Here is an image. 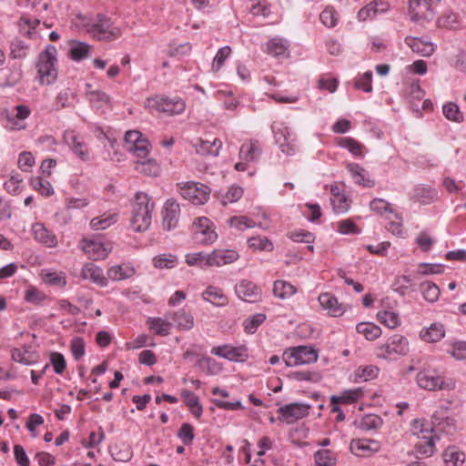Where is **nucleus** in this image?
<instances>
[{
    "mask_svg": "<svg viewBox=\"0 0 466 466\" xmlns=\"http://www.w3.org/2000/svg\"><path fill=\"white\" fill-rule=\"evenodd\" d=\"M154 208L155 203L147 194L144 192L136 194L132 204V218L130 219L131 227L135 231L142 232L149 228Z\"/></svg>",
    "mask_w": 466,
    "mask_h": 466,
    "instance_id": "nucleus-1",
    "label": "nucleus"
},
{
    "mask_svg": "<svg viewBox=\"0 0 466 466\" xmlns=\"http://www.w3.org/2000/svg\"><path fill=\"white\" fill-rule=\"evenodd\" d=\"M56 48L52 45H48L45 51L38 56L36 67L39 81L42 85H50L57 77V69L56 67Z\"/></svg>",
    "mask_w": 466,
    "mask_h": 466,
    "instance_id": "nucleus-2",
    "label": "nucleus"
},
{
    "mask_svg": "<svg viewBox=\"0 0 466 466\" xmlns=\"http://www.w3.org/2000/svg\"><path fill=\"white\" fill-rule=\"evenodd\" d=\"M86 26L88 33L99 41H112L121 35V30L113 26L110 18L100 14L96 15L92 24L86 25Z\"/></svg>",
    "mask_w": 466,
    "mask_h": 466,
    "instance_id": "nucleus-3",
    "label": "nucleus"
},
{
    "mask_svg": "<svg viewBox=\"0 0 466 466\" xmlns=\"http://www.w3.org/2000/svg\"><path fill=\"white\" fill-rule=\"evenodd\" d=\"M408 352V339L400 334H394L385 344L377 349V356L387 360H394L398 356L406 355Z\"/></svg>",
    "mask_w": 466,
    "mask_h": 466,
    "instance_id": "nucleus-4",
    "label": "nucleus"
},
{
    "mask_svg": "<svg viewBox=\"0 0 466 466\" xmlns=\"http://www.w3.org/2000/svg\"><path fill=\"white\" fill-rule=\"evenodd\" d=\"M416 380L420 388L428 390H452L455 387V382L451 379L446 380L431 370L419 372Z\"/></svg>",
    "mask_w": 466,
    "mask_h": 466,
    "instance_id": "nucleus-5",
    "label": "nucleus"
},
{
    "mask_svg": "<svg viewBox=\"0 0 466 466\" xmlns=\"http://www.w3.org/2000/svg\"><path fill=\"white\" fill-rule=\"evenodd\" d=\"M317 360V350L307 346L293 348L289 352L286 351L284 353V361L289 367L313 363Z\"/></svg>",
    "mask_w": 466,
    "mask_h": 466,
    "instance_id": "nucleus-6",
    "label": "nucleus"
},
{
    "mask_svg": "<svg viewBox=\"0 0 466 466\" xmlns=\"http://www.w3.org/2000/svg\"><path fill=\"white\" fill-rule=\"evenodd\" d=\"M180 194L193 204L202 205L209 198L210 189L205 184L190 181L180 187Z\"/></svg>",
    "mask_w": 466,
    "mask_h": 466,
    "instance_id": "nucleus-7",
    "label": "nucleus"
},
{
    "mask_svg": "<svg viewBox=\"0 0 466 466\" xmlns=\"http://www.w3.org/2000/svg\"><path fill=\"white\" fill-rule=\"evenodd\" d=\"M310 405L293 402L281 406L278 410V419L287 424H293L299 420L307 417L309 413Z\"/></svg>",
    "mask_w": 466,
    "mask_h": 466,
    "instance_id": "nucleus-8",
    "label": "nucleus"
},
{
    "mask_svg": "<svg viewBox=\"0 0 466 466\" xmlns=\"http://www.w3.org/2000/svg\"><path fill=\"white\" fill-rule=\"evenodd\" d=\"M149 106L155 107L160 112L167 113L168 115H178L184 112L186 104L179 97H163L157 96L152 99H148Z\"/></svg>",
    "mask_w": 466,
    "mask_h": 466,
    "instance_id": "nucleus-9",
    "label": "nucleus"
},
{
    "mask_svg": "<svg viewBox=\"0 0 466 466\" xmlns=\"http://www.w3.org/2000/svg\"><path fill=\"white\" fill-rule=\"evenodd\" d=\"M212 226V222L208 218H198L193 223L195 238L205 244L213 243L218 236Z\"/></svg>",
    "mask_w": 466,
    "mask_h": 466,
    "instance_id": "nucleus-10",
    "label": "nucleus"
},
{
    "mask_svg": "<svg viewBox=\"0 0 466 466\" xmlns=\"http://www.w3.org/2000/svg\"><path fill=\"white\" fill-rule=\"evenodd\" d=\"M180 206L177 200L170 198L166 201L162 209V225L167 230H172L178 225Z\"/></svg>",
    "mask_w": 466,
    "mask_h": 466,
    "instance_id": "nucleus-11",
    "label": "nucleus"
},
{
    "mask_svg": "<svg viewBox=\"0 0 466 466\" xmlns=\"http://www.w3.org/2000/svg\"><path fill=\"white\" fill-rule=\"evenodd\" d=\"M409 15L414 22L420 20L430 21L433 18L434 13L428 0H410Z\"/></svg>",
    "mask_w": 466,
    "mask_h": 466,
    "instance_id": "nucleus-12",
    "label": "nucleus"
},
{
    "mask_svg": "<svg viewBox=\"0 0 466 466\" xmlns=\"http://www.w3.org/2000/svg\"><path fill=\"white\" fill-rule=\"evenodd\" d=\"M211 353L231 361H244L248 358V350L245 346H218L211 350Z\"/></svg>",
    "mask_w": 466,
    "mask_h": 466,
    "instance_id": "nucleus-13",
    "label": "nucleus"
},
{
    "mask_svg": "<svg viewBox=\"0 0 466 466\" xmlns=\"http://www.w3.org/2000/svg\"><path fill=\"white\" fill-rule=\"evenodd\" d=\"M350 449L356 456L366 457L379 451L380 443L371 439H356L350 441Z\"/></svg>",
    "mask_w": 466,
    "mask_h": 466,
    "instance_id": "nucleus-14",
    "label": "nucleus"
},
{
    "mask_svg": "<svg viewBox=\"0 0 466 466\" xmlns=\"http://www.w3.org/2000/svg\"><path fill=\"white\" fill-rule=\"evenodd\" d=\"M239 255L237 251L231 249H216L212 253L207 255V266H224L236 261Z\"/></svg>",
    "mask_w": 466,
    "mask_h": 466,
    "instance_id": "nucleus-15",
    "label": "nucleus"
},
{
    "mask_svg": "<svg viewBox=\"0 0 466 466\" xmlns=\"http://www.w3.org/2000/svg\"><path fill=\"white\" fill-rule=\"evenodd\" d=\"M236 293L239 299L247 302H256L261 296L260 289L252 281L243 279L236 286Z\"/></svg>",
    "mask_w": 466,
    "mask_h": 466,
    "instance_id": "nucleus-16",
    "label": "nucleus"
},
{
    "mask_svg": "<svg viewBox=\"0 0 466 466\" xmlns=\"http://www.w3.org/2000/svg\"><path fill=\"white\" fill-rule=\"evenodd\" d=\"M30 109L24 105L16 106L12 112H6L7 124L6 127L12 130H20L25 128V125L21 122L28 117Z\"/></svg>",
    "mask_w": 466,
    "mask_h": 466,
    "instance_id": "nucleus-17",
    "label": "nucleus"
},
{
    "mask_svg": "<svg viewBox=\"0 0 466 466\" xmlns=\"http://www.w3.org/2000/svg\"><path fill=\"white\" fill-rule=\"evenodd\" d=\"M414 53L422 56H430L434 53V45L424 38L407 36L404 40Z\"/></svg>",
    "mask_w": 466,
    "mask_h": 466,
    "instance_id": "nucleus-18",
    "label": "nucleus"
},
{
    "mask_svg": "<svg viewBox=\"0 0 466 466\" xmlns=\"http://www.w3.org/2000/svg\"><path fill=\"white\" fill-rule=\"evenodd\" d=\"M439 439L432 432L418 436V441L415 444L416 452L421 457H431L435 452V441Z\"/></svg>",
    "mask_w": 466,
    "mask_h": 466,
    "instance_id": "nucleus-19",
    "label": "nucleus"
},
{
    "mask_svg": "<svg viewBox=\"0 0 466 466\" xmlns=\"http://www.w3.org/2000/svg\"><path fill=\"white\" fill-rule=\"evenodd\" d=\"M192 146L198 155L217 157L222 147V142L218 138L213 141L198 138Z\"/></svg>",
    "mask_w": 466,
    "mask_h": 466,
    "instance_id": "nucleus-20",
    "label": "nucleus"
},
{
    "mask_svg": "<svg viewBox=\"0 0 466 466\" xmlns=\"http://www.w3.org/2000/svg\"><path fill=\"white\" fill-rule=\"evenodd\" d=\"M81 248L92 259H104L108 255V250L103 243L83 239L81 241Z\"/></svg>",
    "mask_w": 466,
    "mask_h": 466,
    "instance_id": "nucleus-21",
    "label": "nucleus"
},
{
    "mask_svg": "<svg viewBox=\"0 0 466 466\" xmlns=\"http://www.w3.org/2000/svg\"><path fill=\"white\" fill-rule=\"evenodd\" d=\"M81 276L85 279H89L100 287L107 285V279L104 276L103 269L96 264L86 263L81 271Z\"/></svg>",
    "mask_w": 466,
    "mask_h": 466,
    "instance_id": "nucleus-22",
    "label": "nucleus"
},
{
    "mask_svg": "<svg viewBox=\"0 0 466 466\" xmlns=\"http://www.w3.org/2000/svg\"><path fill=\"white\" fill-rule=\"evenodd\" d=\"M65 142L72 148L74 153L77 155L82 160L88 159V152L86 145L84 141L77 137L74 131H67L64 135Z\"/></svg>",
    "mask_w": 466,
    "mask_h": 466,
    "instance_id": "nucleus-23",
    "label": "nucleus"
},
{
    "mask_svg": "<svg viewBox=\"0 0 466 466\" xmlns=\"http://www.w3.org/2000/svg\"><path fill=\"white\" fill-rule=\"evenodd\" d=\"M319 302L333 317H339L344 312L343 305L339 303L337 298L329 293L320 294Z\"/></svg>",
    "mask_w": 466,
    "mask_h": 466,
    "instance_id": "nucleus-24",
    "label": "nucleus"
},
{
    "mask_svg": "<svg viewBox=\"0 0 466 466\" xmlns=\"http://www.w3.org/2000/svg\"><path fill=\"white\" fill-rule=\"evenodd\" d=\"M262 152L258 141L249 140L242 144L239 149V158L246 161H255L258 159Z\"/></svg>",
    "mask_w": 466,
    "mask_h": 466,
    "instance_id": "nucleus-25",
    "label": "nucleus"
},
{
    "mask_svg": "<svg viewBox=\"0 0 466 466\" xmlns=\"http://www.w3.org/2000/svg\"><path fill=\"white\" fill-rule=\"evenodd\" d=\"M276 142L279 145L282 153L292 156L297 150V146L289 137V130L284 127L275 133Z\"/></svg>",
    "mask_w": 466,
    "mask_h": 466,
    "instance_id": "nucleus-26",
    "label": "nucleus"
},
{
    "mask_svg": "<svg viewBox=\"0 0 466 466\" xmlns=\"http://www.w3.org/2000/svg\"><path fill=\"white\" fill-rule=\"evenodd\" d=\"M202 298L217 307H225L228 303V299L222 289L214 286H208L202 293Z\"/></svg>",
    "mask_w": 466,
    "mask_h": 466,
    "instance_id": "nucleus-27",
    "label": "nucleus"
},
{
    "mask_svg": "<svg viewBox=\"0 0 466 466\" xmlns=\"http://www.w3.org/2000/svg\"><path fill=\"white\" fill-rule=\"evenodd\" d=\"M33 233L35 238L38 242L46 245L48 248L56 247L57 244L56 236L48 231L42 224H35L33 226Z\"/></svg>",
    "mask_w": 466,
    "mask_h": 466,
    "instance_id": "nucleus-28",
    "label": "nucleus"
},
{
    "mask_svg": "<svg viewBox=\"0 0 466 466\" xmlns=\"http://www.w3.org/2000/svg\"><path fill=\"white\" fill-rule=\"evenodd\" d=\"M135 169L138 173L148 177H157L160 173V167L153 158L136 161Z\"/></svg>",
    "mask_w": 466,
    "mask_h": 466,
    "instance_id": "nucleus-29",
    "label": "nucleus"
},
{
    "mask_svg": "<svg viewBox=\"0 0 466 466\" xmlns=\"http://www.w3.org/2000/svg\"><path fill=\"white\" fill-rule=\"evenodd\" d=\"M181 396L188 407L190 412L197 418H200L203 412V408L199 402L198 397L192 391L185 390L181 392Z\"/></svg>",
    "mask_w": 466,
    "mask_h": 466,
    "instance_id": "nucleus-30",
    "label": "nucleus"
},
{
    "mask_svg": "<svg viewBox=\"0 0 466 466\" xmlns=\"http://www.w3.org/2000/svg\"><path fill=\"white\" fill-rule=\"evenodd\" d=\"M135 274V268L128 265H116L107 270V277L115 281L131 278Z\"/></svg>",
    "mask_w": 466,
    "mask_h": 466,
    "instance_id": "nucleus-31",
    "label": "nucleus"
},
{
    "mask_svg": "<svg viewBox=\"0 0 466 466\" xmlns=\"http://www.w3.org/2000/svg\"><path fill=\"white\" fill-rule=\"evenodd\" d=\"M168 318L173 320L177 327L180 329L188 330L192 329L194 325V318L188 312L184 309H180L172 314H168Z\"/></svg>",
    "mask_w": 466,
    "mask_h": 466,
    "instance_id": "nucleus-32",
    "label": "nucleus"
},
{
    "mask_svg": "<svg viewBox=\"0 0 466 466\" xmlns=\"http://www.w3.org/2000/svg\"><path fill=\"white\" fill-rule=\"evenodd\" d=\"M445 331L441 324L433 323L430 328L422 329L420 338L426 342H437L444 337Z\"/></svg>",
    "mask_w": 466,
    "mask_h": 466,
    "instance_id": "nucleus-33",
    "label": "nucleus"
},
{
    "mask_svg": "<svg viewBox=\"0 0 466 466\" xmlns=\"http://www.w3.org/2000/svg\"><path fill=\"white\" fill-rule=\"evenodd\" d=\"M411 198L423 205H427L434 201L437 198V192L435 189L431 187L417 186L413 189Z\"/></svg>",
    "mask_w": 466,
    "mask_h": 466,
    "instance_id": "nucleus-34",
    "label": "nucleus"
},
{
    "mask_svg": "<svg viewBox=\"0 0 466 466\" xmlns=\"http://www.w3.org/2000/svg\"><path fill=\"white\" fill-rule=\"evenodd\" d=\"M148 329L158 336H167L171 328V323L161 318H149L147 320Z\"/></svg>",
    "mask_w": 466,
    "mask_h": 466,
    "instance_id": "nucleus-35",
    "label": "nucleus"
},
{
    "mask_svg": "<svg viewBox=\"0 0 466 466\" xmlns=\"http://www.w3.org/2000/svg\"><path fill=\"white\" fill-rule=\"evenodd\" d=\"M348 168L357 184L367 187L374 186V182L366 177V170L358 164H349Z\"/></svg>",
    "mask_w": 466,
    "mask_h": 466,
    "instance_id": "nucleus-36",
    "label": "nucleus"
},
{
    "mask_svg": "<svg viewBox=\"0 0 466 466\" xmlns=\"http://www.w3.org/2000/svg\"><path fill=\"white\" fill-rule=\"evenodd\" d=\"M296 288L285 280H276L273 285V293L276 297L286 299L296 293Z\"/></svg>",
    "mask_w": 466,
    "mask_h": 466,
    "instance_id": "nucleus-37",
    "label": "nucleus"
},
{
    "mask_svg": "<svg viewBox=\"0 0 466 466\" xmlns=\"http://www.w3.org/2000/svg\"><path fill=\"white\" fill-rule=\"evenodd\" d=\"M91 106L96 110L102 109L110 102L109 96L103 91L96 90L86 93Z\"/></svg>",
    "mask_w": 466,
    "mask_h": 466,
    "instance_id": "nucleus-38",
    "label": "nucleus"
},
{
    "mask_svg": "<svg viewBox=\"0 0 466 466\" xmlns=\"http://www.w3.org/2000/svg\"><path fill=\"white\" fill-rule=\"evenodd\" d=\"M356 329L360 334H362L368 340L376 339L381 334L380 328L370 322L359 323L356 327Z\"/></svg>",
    "mask_w": 466,
    "mask_h": 466,
    "instance_id": "nucleus-39",
    "label": "nucleus"
},
{
    "mask_svg": "<svg viewBox=\"0 0 466 466\" xmlns=\"http://www.w3.org/2000/svg\"><path fill=\"white\" fill-rule=\"evenodd\" d=\"M420 289L423 298L431 303L437 301L441 294L439 287L431 281L420 283Z\"/></svg>",
    "mask_w": 466,
    "mask_h": 466,
    "instance_id": "nucleus-40",
    "label": "nucleus"
},
{
    "mask_svg": "<svg viewBox=\"0 0 466 466\" xmlns=\"http://www.w3.org/2000/svg\"><path fill=\"white\" fill-rule=\"evenodd\" d=\"M443 460L447 466H461L464 463L465 454L450 447L444 451Z\"/></svg>",
    "mask_w": 466,
    "mask_h": 466,
    "instance_id": "nucleus-41",
    "label": "nucleus"
},
{
    "mask_svg": "<svg viewBox=\"0 0 466 466\" xmlns=\"http://www.w3.org/2000/svg\"><path fill=\"white\" fill-rule=\"evenodd\" d=\"M89 46L79 41H72L70 43L71 58L76 61L82 60L88 56Z\"/></svg>",
    "mask_w": 466,
    "mask_h": 466,
    "instance_id": "nucleus-42",
    "label": "nucleus"
},
{
    "mask_svg": "<svg viewBox=\"0 0 466 466\" xmlns=\"http://www.w3.org/2000/svg\"><path fill=\"white\" fill-rule=\"evenodd\" d=\"M378 320L390 329H394L400 324L399 315L392 311L383 310L377 313Z\"/></svg>",
    "mask_w": 466,
    "mask_h": 466,
    "instance_id": "nucleus-43",
    "label": "nucleus"
},
{
    "mask_svg": "<svg viewBox=\"0 0 466 466\" xmlns=\"http://www.w3.org/2000/svg\"><path fill=\"white\" fill-rule=\"evenodd\" d=\"M442 111L445 117L449 120L461 123L464 119L463 114L461 112L459 106L452 102L445 104L442 107Z\"/></svg>",
    "mask_w": 466,
    "mask_h": 466,
    "instance_id": "nucleus-44",
    "label": "nucleus"
},
{
    "mask_svg": "<svg viewBox=\"0 0 466 466\" xmlns=\"http://www.w3.org/2000/svg\"><path fill=\"white\" fill-rule=\"evenodd\" d=\"M319 19L321 23L327 27H334L336 26L339 15L337 11L332 6H327L319 15Z\"/></svg>",
    "mask_w": 466,
    "mask_h": 466,
    "instance_id": "nucleus-45",
    "label": "nucleus"
},
{
    "mask_svg": "<svg viewBox=\"0 0 466 466\" xmlns=\"http://www.w3.org/2000/svg\"><path fill=\"white\" fill-rule=\"evenodd\" d=\"M28 46L20 39H14L10 44V57L13 59H22L26 56Z\"/></svg>",
    "mask_w": 466,
    "mask_h": 466,
    "instance_id": "nucleus-46",
    "label": "nucleus"
},
{
    "mask_svg": "<svg viewBox=\"0 0 466 466\" xmlns=\"http://www.w3.org/2000/svg\"><path fill=\"white\" fill-rule=\"evenodd\" d=\"M289 377L298 381L308 380L311 382H319L321 380L319 372L309 370L293 371L289 374Z\"/></svg>",
    "mask_w": 466,
    "mask_h": 466,
    "instance_id": "nucleus-47",
    "label": "nucleus"
},
{
    "mask_svg": "<svg viewBox=\"0 0 466 466\" xmlns=\"http://www.w3.org/2000/svg\"><path fill=\"white\" fill-rule=\"evenodd\" d=\"M266 320V315L262 313L255 314L248 319H247L243 325L246 332L249 334H253L256 332L257 329L259 325H261Z\"/></svg>",
    "mask_w": 466,
    "mask_h": 466,
    "instance_id": "nucleus-48",
    "label": "nucleus"
},
{
    "mask_svg": "<svg viewBox=\"0 0 466 466\" xmlns=\"http://www.w3.org/2000/svg\"><path fill=\"white\" fill-rule=\"evenodd\" d=\"M153 262L157 268H173L177 265V258L171 254H162L155 257Z\"/></svg>",
    "mask_w": 466,
    "mask_h": 466,
    "instance_id": "nucleus-49",
    "label": "nucleus"
},
{
    "mask_svg": "<svg viewBox=\"0 0 466 466\" xmlns=\"http://www.w3.org/2000/svg\"><path fill=\"white\" fill-rule=\"evenodd\" d=\"M230 227L236 228L238 230H244L246 228H254L255 222L245 216H235L228 219Z\"/></svg>",
    "mask_w": 466,
    "mask_h": 466,
    "instance_id": "nucleus-50",
    "label": "nucleus"
},
{
    "mask_svg": "<svg viewBox=\"0 0 466 466\" xmlns=\"http://www.w3.org/2000/svg\"><path fill=\"white\" fill-rule=\"evenodd\" d=\"M177 437L185 445L192 444L195 439L194 429L189 423H183L177 431Z\"/></svg>",
    "mask_w": 466,
    "mask_h": 466,
    "instance_id": "nucleus-51",
    "label": "nucleus"
},
{
    "mask_svg": "<svg viewBox=\"0 0 466 466\" xmlns=\"http://www.w3.org/2000/svg\"><path fill=\"white\" fill-rule=\"evenodd\" d=\"M316 466H333L336 459L329 450H319L315 453Z\"/></svg>",
    "mask_w": 466,
    "mask_h": 466,
    "instance_id": "nucleus-52",
    "label": "nucleus"
},
{
    "mask_svg": "<svg viewBox=\"0 0 466 466\" xmlns=\"http://www.w3.org/2000/svg\"><path fill=\"white\" fill-rule=\"evenodd\" d=\"M31 184L43 196L48 197L54 193L51 183L39 177L33 178Z\"/></svg>",
    "mask_w": 466,
    "mask_h": 466,
    "instance_id": "nucleus-53",
    "label": "nucleus"
},
{
    "mask_svg": "<svg viewBox=\"0 0 466 466\" xmlns=\"http://www.w3.org/2000/svg\"><path fill=\"white\" fill-rule=\"evenodd\" d=\"M287 50V46L281 38H272L267 45L268 54L279 56L283 55Z\"/></svg>",
    "mask_w": 466,
    "mask_h": 466,
    "instance_id": "nucleus-54",
    "label": "nucleus"
},
{
    "mask_svg": "<svg viewBox=\"0 0 466 466\" xmlns=\"http://www.w3.org/2000/svg\"><path fill=\"white\" fill-rule=\"evenodd\" d=\"M231 54V48L228 46H223L218 49L213 64H212V69L213 71L217 72L218 71L222 66L224 65L226 59Z\"/></svg>",
    "mask_w": 466,
    "mask_h": 466,
    "instance_id": "nucleus-55",
    "label": "nucleus"
},
{
    "mask_svg": "<svg viewBox=\"0 0 466 466\" xmlns=\"http://www.w3.org/2000/svg\"><path fill=\"white\" fill-rule=\"evenodd\" d=\"M360 390H346L340 397L332 396L331 402L332 404L343 402V403H351L355 402L360 396Z\"/></svg>",
    "mask_w": 466,
    "mask_h": 466,
    "instance_id": "nucleus-56",
    "label": "nucleus"
},
{
    "mask_svg": "<svg viewBox=\"0 0 466 466\" xmlns=\"http://www.w3.org/2000/svg\"><path fill=\"white\" fill-rule=\"evenodd\" d=\"M150 144L146 137L140 139L137 144L132 146L127 151L133 153L137 157L145 158L149 153Z\"/></svg>",
    "mask_w": 466,
    "mask_h": 466,
    "instance_id": "nucleus-57",
    "label": "nucleus"
},
{
    "mask_svg": "<svg viewBox=\"0 0 466 466\" xmlns=\"http://www.w3.org/2000/svg\"><path fill=\"white\" fill-rule=\"evenodd\" d=\"M382 420L380 416L375 414H369L363 417L360 422V428L362 430H375L381 426Z\"/></svg>",
    "mask_w": 466,
    "mask_h": 466,
    "instance_id": "nucleus-58",
    "label": "nucleus"
},
{
    "mask_svg": "<svg viewBox=\"0 0 466 466\" xmlns=\"http://www.w3.org/2000/svg\"><path fill=\"white\" fill-rule=\"evenodd\" d=\"M248 242L249 247L254 249H258V250H272L273 249L272 242L267 238L253 237V238H249Z\"/></svg>",
    "mask_w": 466,
    "mask_h": 466,
    "instance_id": "nucleus-59",
    "label": "nucleus"
},
{
    "mask_svg": "<svg viewBox=\"0 0 466 466\" xmlns=\"http://www.w3.org/2000/svg\"><path fill=\"white\" fill-rule=\"evenodd\" d=\"M116 221L115 215L106 218H94L90 221V227L95 230L106 229Z\"/></svg>",
    "mask_w": 466,
    "mask_h": 466,
    "instance_id": "nucleus-60",
    "label": "nucleus"
},
{
    "mask_svg": "<svg viewBox=\"0 0 466 466\" xmlns=\"http://www.w3.org/2000/svg\"><path fill=\"white\" fill-rule=\"evenodd\" d=\"M339 145L342 147L349 149V151L355 156L361 155L362 146L357 140L351 137L339 138Z\"/></svg>",
    "mask_w": 466,
    "mask_h": 466,
    "instance_id": "nucleus-61",
    "label": "nucleus"
},
{
    "mask_svg": "<svg viewBox=\"0 0 466 466\" xmlns=\"http://www.w3.org/2000/svg\"><path fill=\"white\" fill-rule=\"evenodd\" d=\"M46 298L45 293L35 287H30L25 290V299L29 303L39 305Z\"/></svg>",
    "mask_w": 466,
    "mask_h": 466,
    "instance_id": "nucleus-62",
    "label": "nucleus"
},
{
    "mask_svg": "<svg viewBox=\"0 0 466 466\" xmlns=\"http://www.w3.org/2000/svg\"><path fill=\"white\" fill-rule=\"evenodd\" d=\"M243 195V189L238 186H232L228 188L221 202L224 206L228 203H234L238 200Z\"/></svg>",
    "mask_w": 466,
    "mask_h": 466,
    "instance_id": "nucleus-63",
    "label": "nucleus"
},
{
    "mask_svg": "<svg viewBox=\"0 0 466 466\" xmlns=\"http://www.w3.org/2000/svg\"><path fill=\"white\" fill-rule=\"evenodd\" d=\"M450 353L456 360L466 359V341L455 342L451 349L448 350Z\"/></svg>",
    "mask_w": 466,
    "mask_h": 466,
    "instance_id": "nucleus-64",
    "label": "nucleus"
}]
</instances>
